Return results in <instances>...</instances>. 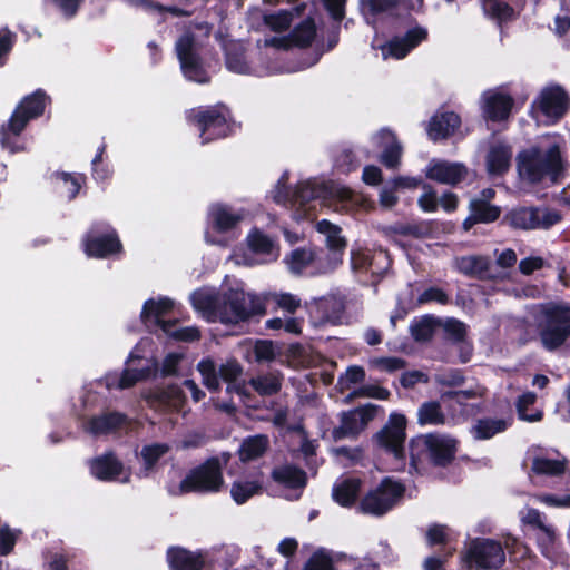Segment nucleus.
I'll use <instances>...</instances> for the list:
<instances>
[{"label": "nucleus", "instance_id": "nucleus-28", "mask_svg": "<svg viewBox=\"0 0 570 570\" xmlns=\"http://www.w3.org/2000/svg\"><path fill=\"white\" fill-rule=\"evenodd\" d=\"M55 190L65 196L68 200H73L82 185L86 183L83 174H70L66 171H55L50 176Z\"/></svg>", "mask_w": 570, "mask_h": 570}, {"label": "nucleus", "instance_id": "nucleus-40", "mask_svg": "<svg viewBox=\"0 0 570 570\" xmlns=\"http://www.w3.org/2000/svg\"><path fill=\"white\" fill-rule=\"evenodd\" d=\"M173 301L167 297L159 298L158 301L149 298L145 302L140 316L144 322H147L151 318L157 322L158 320L163 318V316L167 315L173 309Z\"/></svg>", "mask_w": 570, "mask_h": 570}, {"label": "nucleus", "instance_id": "nucleus-14", "mask_svg": "<svg viewBox=\"0 0 570 570\" xmlns=\"http://www.w3.org/2000/svg\"><path fill=\"white\" fill-rule=\"evenodd\" d=\"M406 416L401 413H391L387 423L375 435L377 444L395 459L405 458Z\"/></svg>", "mask_w": 570, "mask_h": 570}, {"label": "nucleus", "instance_id": "nucleus-41", "mask_svg": "<svg viewBox=\"0 0 570 570\" xmlns=\"http://www.w3.org/2000/svg\"><path fill=\"white\" fill-rule=\"evenodd\" d=\"M278 254L279 252H233L229 258L237 264L254 266L275 262Z\"/></svg>", "mask_w": 570, "mask_h": 570}, {"label": "nucleus", "instance_id": "nucleus-48", "mask_svg": "<svg viewBox=\"0 0 570 570\" xmlns=\"http://www.w3.org/2000/svg\"><path fill=\"white\" fill-rule=\"evenodd\" d=\"M264 23L274 32L286 31L293 21V13L288 10H279L275 13L264 14Z\"/></svg>", "mask_w": 570, "mask_h": 570}, {"label": "nucleus", "instance_id": "nucleus-2", "mask_svg": "<svg viewBox=\"0 0 570 570\" xmlns=\"http://www.w3.org/2000/svg\"><path fill=\"white\" fill-rule=\"evenodd\" d=\"M515 160L520 179L532 186L544 180L552 185L561 184L569 167L558 144L550 145L546 150L539 146L523 149L518 153Z\"/></svg>", "mask_w": 570, "mask_h": 570}, {"label": "nucleus", "instance_id": "nucleus-37", "mask_svg": "<svg viewBox=\"0 0 570 570\" xmlns=\"http://www.w3.org/2000/svg\"><path fill=\"white\" fill-rule=\"evenodd\" d=\"M446 416L439 401L423 402L417 409V423L425 425H443Z\"/></svg>", "mask_w": 570, "mask_h": 570}, {"label": "nucleus", "instance_id": "nucleus-56", "mask_svg": "<svg viewBox=\"0 0 570 570\" xmlns=\"http://www.w3.org/2000/svg\"><path fill=\"white\" fill-rule=\"evenodd\" d=\"M424 194L417 200L419 207L425 213H434L439 207L436 191L430 184H423Z\"/></svg>", "mask_w": 570, "mask_h": 570}, {"label": "nucleus", "instance_id": "nucleus-45", "mask_svg": "<svg viewBox=\"0 0 570 570\" xmlns=\"http://www.w3.org/2000/svg\"><path fill=\"white\" fill-rule=\"evenodd\" d=\"M482 4L484 12L500 23L510 21L514 17V9L508 2L491 0L489 2H482Z\"/></svg>", "mask_w": 570, "mask_h": 570}, {"label": "nucleus", "instance_id": "nucleus-52", "mask_svg": "<svg viewBox=\"0 0 570 570\" xmlns=\"http://www.w3.org/2000/svg\"><path fill=\"white\" fill-rule=\"evenodd\" d=\"M142 8L150 12H158V13H170L174 17L183 18V17H189L191 16V11L185 10L183 8H179L177 6H164L158 1L155 0H139Z\"/></svg>", "mask_w": 570, "mask_h": 570}, {"label": "nucleus", "instance_id": "nucleus-42", "mask_svg": "<svg viewBox=\"0 0 570 570\" xmlns=\"http://www.w3.org/2000/svg\"><path fill=\"white\" fill-rule=\"evenodd\" d=\"M382 132L390 135L392 138V141L382 151L380 161L386 168L395 169L401 164L403 148L392 131L384 129V130H382Z\"/></svg>", "mask_w": 570, "mask_h": 570}, {"label": "nucleus", "instance_id": "nucleus-25", "mask_svg": "<svg viewBox=\"0 0 570 570\" xmlns=\"http://www.w3.org/2000/svg\"><path fill=\"white\" fill-rule=\"evenodd\" d=\"M126 422V414L109 411L91 416L86 423V431L95 436L107 435L121 429Z\"/></svg>", "mask_w": 570, "mask_h": 570}, {"label": "nucleus", "instance_id": "nucleus-24", "mask_svg": "<svg viewBox=\"0 0 570 570\" xmlns=\"http://www.w3.org/2000/svg\"><path fill=\"white\" fill-rule=\"evenodd\" d=\"M124 471V463L114 452H107L92 459L90 473L99 481H116Z\"/></svg>", "mask_w": 570, "mask_h": 570}, {"label": "nucleus", "instance_id": "nucleus-34", "mask_svg": "<svg viewBox=\"0 0 570 570\" xmlns=\"http://www.w3.org/2000/svg\"><path fill=\"white\" fill-rule=\"evenodd\" d=\"M567 459H548L534 456L531 464V471L535 475L561 476L568 469Z\"/></svg>", "mask_w": 570, "mask_h": 570}, {"label": "nucleus", "instance_id": "nucleus-51", "mask_svg": "<svg viewBox=\"0 0 570 570\" xmlns=\"http://www.w3.org/2000/svg\"><path fill=\"white\" fill-rule=\"evenodd\" d=\"M407 362L397 356H381L371 360V366L386 373H394L405 368Z\"/></svg>", "mask_w": 570, "mask_h": 570}, {"label": "nucleus", "instance_id": "nucleus-63", "mask_svg": "<svg viewBox=\"0 0 570 570\" xmlns=\"http://www.w3.org/2000/svg\"><path fill=\"white\" fill-rule=\"evenodd\" d=\"M323 6L335 23H341L345 17L346 0H322Z\"/></svg>", "mask_w": 570, "mask_h": 570}, {"label": "nucleus", "instance_id": "nucleus-32", "mask_svg": "<svg viewBox=\"0 0 570 570\" xmlns=\"http://www.w3.org/2000/svg\"><path fill=\"white\" fill-rule=\"evenodd\" d=\"M269 446L268 436L256 434L243 440L238 450L239 460L244 463L257 460L263 456Z\"/></svg>", "mask_w": 570, "mask_h": 570}, {"label": "nucleus", "instance_id": "nucleus-58", "mask_svg": "<svg viewBox=\"0 0 570 570\" xmlns=\"http://www.w3.org/2000/svg\"><path fill=\"white\" fill-rule=\"evenodd\" d=\"M360 163L351 149H344L336 158V167L341 173L348 174L358 168Z\"/></svg>", "mask_w": 570, "mask_h": 570}, {"label": "nucleus", "instance_id": "nucleus-11", "mask_svg": "<svg viewBox=\"0 0 570 570\" xmlns=\"http://www.w3.org/2000/svg\"><path fill=\"white\" fill-rule=\"evenodd\" d=\"M175 51L184 77L200 85L208 83L210 76L196 48V38L191 32L183 33L175 43Z\"/></svg>", "mask_w": 570, "mask_h": 570}, {"label": "nucleus", "instance_id": "nucleus-4", "mask_svg": "<svg viewBox=\"0 0 570 570\" xmlns=\"http://www.w3.org/2000/svg\"><path fill=\"white\" fill-rule=\"evenodd\" d=\"M47 100L50 98L46 91L37 89L19 101L8 121L0 127V144L3 148L11 153L22 150V147L17 144V139L31 120L43 115Z\"/></svg>", "mask_w": 570, "mask_h": 570}, {"label": "nucleus", "instance_id": "nucleus-33", "mask_svg": "<svg viewBox=\"0 0 570 570\" xmlns=\"http://www.w3.org/2000/svg\"><path fill=\"white\" fill-rule=\"evenodd\" d=\"M170 448L167 443H151L142 446L140 456L142 465L140 476L147 478L157 469L159 460L169 452Z\"/></svg>", "mask_w": 570, "mask_h": 570}, {"label": "nucleus", "instance_id": "nucleus-47", "mask_svg": "<svg viewBox=\"0 0 570 570\" xmlns=\"http://www.w3.org/2000/svg\"><path fill=\"white\" fill-rule=\"evenodd\" d=\"M253 389L262 396H272L282 389V383L276 376L264 375L250 380Z\"/></svg>", "mask_w": 570, "mask_h": 570}, {"label": "nucleus", "instance_id": "nucleus-49", "mask_svg": "<svg viewBox=\"0 0 570 570\" xmlns=\"http://www.w3.org/2000/svg\"><path fill=\"white\" fill-rule=\"evenodd\" d=\"M247 249H274L275 240L262 229L254 226L246 237Z\"/></svg>", "mask_w": 570, "mask_h": 570}, {"label": "nucleus", "instance_id": "nucleus-50", "mask_svg": "<svg viewBox=\"0 0 570 570\" xmlns=\"http://www.w3.org/2000/svg\"><path fill=\"white\" fill-rule=\"evenodd\" d=\"M303 570H336V568L332 557L324 549H318L305 562Z\"/></svg>", "mask_w": 570, "mask_h": 570}, {"label": "nucleus", "instance_id": "nucleus-54", "mask_svg": "<svg viewBox=\"0 0 570 570\" xmlns=\"http://www.w3.org/2000/svg\"><path fill=\"white\" fill-rule=\"evenodd\" d=\"M17 42V35L3 28L0 30V67H3Z\"/></svg>", "mask_w": 570, "mask_h": 570}, {"label": "nucleus", "instance_id": "nucleus-39", "mask_svg": "<svg viewBox=\"0 0 570 570\" xmlns=\"http://www.w3.org/2000/svg\"><path fill=\"white\" fill-rule=\"evenodd\" d=\"M537 402V394L533 392H524L522 393L515 403L518 417L521 421L525 422H540L543 419V411L542 410H534L533 412L529 413V407L532 406Z\"/></svg>", "mask_w": 570, "mask_h": 570}, {"label": "nucleus", "instance_id": "nucleus-8", "mask_svg": "<svg viewBox=\"0 0 570 570\" xmlns=\"http://www.w3.org/2000/svg\"><path fill=\"white\" fill-rule=\"evenodd\" d=\"M343 254L344 252H289L284 263L293 274H326L343 263Z\"/></svg>", "mask_w": 570, "mask_h": 570}, {"label": "nucleus", "instance_id": "nucleus-17", "mask_svg": "<svg viewBox=\"0 0 570 570\" xmlns=\"http://www.w3.org/2000/svg\"><path fill=\"white\" fill-rule=\"evenodd\" d=\"M429 32L424 27L416 26L405 32L403 37H393L386 43L382 45L381 51L384 59H403L419 45L425 41Z\"/></svg>", "mask_w": 570, "mask_h": 570}, {"label": "nucleus", "instance_id": "nucleus-7", "mask_svg": "<svg viewBox=\"0 0 570 570\" xmlns=\"http://www.w3.org/2000/svg\"><path fill=\"white\" fill-rule=\"evenodd\" d=\"M538 335L546 351L554 352L570 337V304L550 302L541 306L537 324Z\"/></svg>", "mask_w": 570, "mask_h": 570}, {"label": "nucleus", "instance_id": "nucleus-1", "mask_svg": "<svg viewBox=\"0 0 570 570\" xmlns=\"http://www.w3.org/2000/svg\"><path fill=\"white\" fill-rule=\"evenodd\" d=\"M191 302L196 309L223 324H238L266 313L264 298L242 288L230 287L220 293L197 291L191 295Z\"/></svg>", "mask_w": 570, "mask_h": 570}, {"label": "nucleus", "instance_id": "nucleus-30", "mask_svg": "<svg viewBox=\"0 0 570 570\" xmlns=\"http://www.w3.org/2000/svg\"><path fill=\"white\" fill-rule=\"evenodd\" d=\"M362 481L358 478H346L334 483L333 500L343 508L353 507L361 492Z\"/></svg>", "mask_w": 570, "mask_h": 570}, {"label": "nucleus", "instance_id": "nucleus-43", "mask_svg": "<svg viewBox=\"0 0 570 570\" xmlns=\"http://www.w3.org/2000/svg\"><path fill=\"white\" fill-rule=\"evenodd\" d=\"M435 321L425 315L420 321H413L410 326L411 335L415 342L425 343L432 340L435 331Z\"/></svg>", "mask_w": 570, "mask_h": 570}, {"label": "nucleus", "instance_id": "nucleus-18", "mask_svg": "<svg viewBox=\"0 0 570 570\" xmlns=\"http://www.w3.org/2000/svg\"><path fill=\"white\" fill-rule=\"evenodd\" d=\"M83 249H122L118 232L106 222H94L82 238Z\"/></svg>", "mask_w": 570, "mask_h": 570}, {"label": "nucleus", "instance_id": "nucleus-16", "mask_svg": "<svg viewBox=\"0 0 570 570\" xmlns=\"http://www.w3.org/2000/svg\"><path fill=\"white\" fill-rule=\"evenodd\" d=\"M560 215L551 210L535 207H519L510 210L507 219L510 225L521 229L548 228L560 220Z\"/></svg>", "mask_w": 570, "mask_h": 570}, {"label": "nucleus", "instance_id": "nucleus-29", "mask_svg": "<svg viewBox=\"0 0 570 570\" xmlns=\"http://www.w3.org/2000/svg\"><path fill=\"white\" fill-rule=\"evenodd\" d=\"M184 393L177 385L157 387L144 395L145 401L150 407L167 409L177 406L181 403Z\"/></svg>", "mask_w": 570, "mask_h": 570}, {"label": "nucleus", "instance_id": "nucleus-15", "mask_svg": "<svg viewBox=\"0 0 570 570\" xmlns=\"http://www.w3.org/2000/svg\"><path fill=\"white\" fill-rule=\"evenodd\" d=\"M539 111L554 121L564 117L570 108V97L568 92L559 85L542 89L538 100L532 102V109Z\"/></svg>", "mask_w": 570, "mask_h": 570}, {"label": "nucleus", "instance_id": "nucleus-27", "mask_svg": "<svg viewBox=\"0 0 570 570\" xmlns=\"http://www.w3.org/2000/svg\"><path fill=\"white\" fill-rule=\"evenodd\" d=\"M166 557L171 570H203L205 566L202 553L183 547L168 548Z\"/></svg>", "mask_w": 570, "mask_h": 570}, {"label": "nucleus", "instance_id": "nucleus-21", "mask_svg": "<svg viewBox=\"0 0 570 570\" xmlns=\"http://www.w3.org/2000/svg\"><path fill=\"white\" fill-rule=\"evenodd\" d=\"M461 126V118L454 111L435 112L428 126V136L433 141L444 140L453 136Z\"/></svg>", "mask_w": 570, "mask_h": 570}, {"label": "nucleus", "instance_id": "nucleus-36", "mask_svg": "<svg viewBox=\"0 0 570 570\" xmlns=\"http://www.w3.org/2000/svg\"><path fill=\"white\" fill-rule=\"evenodd\" d=\"M316 37V24L314 18L307 17L291 31L292 45L297 48H308Z\"/></svg>", "mask_w": 570, "mask_h": 570}, {"label": "nucleus", "instance_id": "nucleus-19", "mask_svg": "<svg viewBox=\"0 0 570 570\" xmlns=\"http://www.w3.org/2000/svg\"><path fill=\"white\" fill-rule=\"evenodd\" d=\"M468 176V168L462 163L432 159L425 169V177L440 184L456 186Z\"/></svg>", "mask_w": 570, "mask_h": 570}, {"label": "nucleus", "instance_id": "nucleus-3", "mask_svg": "<svg viewBox=\"0 0 570 570\" xmlns=\"http://www.w3.org/2000/svg\"><path fill=\"white\" fill-rule=\"evenodd\" d=\"M459 441L450 435L428 433L412 438L409 443L410 465L419 471L424 462L446 468L456 456Z\"/></svg>", "mask_w": 570, "mask_h": 570}, {"label": "nucleus", "instance_id": "nucleus-62", "mask_svg": "<svg viewBox=\"0 0 570 570\" xmlns=\"http://www.w3.org/2000/svg\"><path fill=\"white\" fill-rule=\"evenodd\" d=\"M430 302H436L441 305H446L450 299L449 295L442 288L431 286L419 296V303L425 304Z\"/></svg>", "mask_w": 570, "mask_h": 570}, {"label": "nucleus", "instance_id": "nucleus-59", "mask_svg": "<svg viewBox=\"0 0 570 570\" xmlns=\"http://www.w3.org/2000/svg\"><path fill=\"white\" fill-rule=\"evenodd\" d=\"M218 372L220 380L228 383L242 376L243 367L237 360L232 358L228 360L226 363L222 364L218 368Z\"/></svg>", "mask_w": 570, "mask_h": 570}, {"label": "nucleus", "instance_id": "nucleus-26", "mask_svg": "<svg viewBox=\"0 0 570 570\" xmlns=\"http://www.w3.org/2000/svg\"><path fill=\"white\" fill-rule=\"evenodd\" d=\"M271 478L277 484L291 490H303L308 481L307 473L294 464L275 466L271 472Z\"/></svg>", "mask_w": 570, "mask_h": 570}, {"label": "nucleus", "instance_id": "nucleus-64", "mask_svg": "<svg viewBox=\"0 0 570 570\" xmlns=\"http://www.w3.org/2000/svg\"><path fill=\"white\" fill-rule=\"evenodd\" d=\"M17 538L8 525L0 528V556L10 554L16 546Z\"/></svg>", "mask_w": 570, "mask_h": 570}, {"label": "nucleus", "instance_id": "nucleus-53", "mask_svg": "<svg viewBox=\"0 0 570 570\" xmlns=\"http://www.w3.org/2000/svg\"><path fill=\"white\" fill-rule=\"evenodd\" d=\"M148 377V370H137V368H125L120 374V377L117 383V389L126 390L136 385L138 382L144 381Z\"/></svg>", "mask_w": 570, "mask_h": 570}, {"label": "nucleus", "instance_id": "nucleus-9", "mask_svg": "<svg viewBox=\"0 0 570 570\" xmlns=\"http://www.w3.org/2000/svg\"><path fill=\"white\" fill-rule=\"evenodd\" d=\"M404 491L405 487L402 483L386 476L362 498L358 511L375 517L384 515L403 497Z\"/></svg>", "mask_w": 570, "mask_h": 570}, {"label": "nucleus", "instance_id": "nucleus-31", "mask_svg": "<svg viewBox=\"0 0 570 570\" xmlns=\"http://www.w3.org/2000/svg\"><path fill=\"white\" fill-rule=\"evenodd\" d=\"M512 148L509 145L493 146L487 155V169L490 175L502 176L510 166Z\"/></svg>", "mask_w": 570, "mask_h": 570}, {"label": "nucleus", "instance_id": "nucleus-10", "mask_svg": "<svg viewBox=\"0 0 570 570\" xmlns=\"http://www.w3.org/2000/svg\"><path fill=\"white\" fill-rule=\"evenodd\" d=\"M224 484L220 462L217 458H209L200 465L191 469L180 481L179 488L183 493L218 492Z\"/></svg>", "mask_w": 570, "mask_h": 570}, {"label": "nucleus", "instance_id": "nucleus-46", "mask_svg": "<svg viewBox=\"0 0 570 570\" xmlns=\"http://www.w3.org/2000/svg\"><path fill=\"white\" fill-rule=\"evenodd\" d=\"M524 522L537 529H540L544 533V537L540 539L541 544L550 546L553 543L556 539L554 531L544 524L542 521V514L538 509H529L524 517Z\"/></svg>", "mask_w": 570, "mask_h": 570}, {"label": "nucleus", "instance_id": "nucleus-35", "mask_svg": "<svg viewBox=\"0 0 570 570\" xmlns=\"http://www.w3.org/2000/svg\"><path fill=\"white\" fill-rule=\"evenodd\" d=\"M390 252H351V264L356 271H371L373 274L379 273L374 269L376 259L384 261L387 266L391 265Z\"/></svg>", "mask_w": 570, "mask_h": 570}, {"label": "nucleus", "instance_id": "nucleus-57", "mask_svg": "<svg viewBox=\"0 0 570 570\" xmlns=\"http://www.w3.org/2000/svg\"><path fill=\"white\" fill-rule=\"evenodd\" d=\"M444 332L449 340L461 343L466 336V325L459 320L450 318L444 324Z\"/></svg>", "mask_w": 570, "mask_h": 570}, {"label": "nucleus", "instance_id": "nucleus-12", "mask_svg": "<svg viewBox=\"0 0 570 570\" xmlns=\"http://www.w3.org/2000/svg\"><path fill=\"white\" fill-rule=\"evenodd\" d=\"M464 561L468 569L497 570L505 563V552L500 541L476 538L470 543Z\"/></svg>", "mask_w": 570, "mask_h": 570}, {"label": "nucleus", "instance_id": "nucleus-5", "mask_svg": "<svg viewBox=\"0 0 570 570\" xmlns=\"http://www.w3.org/2000/svg\"><path fill=\"white\" fill-rule=\"evenodd\" d=\"M245 219V209H235L226 203H215L206 216L205 240L207 245L227 247L240 235L239 225Z\"/></svg>", "mask_w": 570, "mask_h": 570}, {"label": "nucleus", "instance_id": "nucleus-55", "mask_svg": "<svg viewBox=\"0 0 570 570\" xmlns=\"http://www.w3.org/2000/svg\"><path fill=\"white\" fill-rule=\"evenodd\" d=\"M225 63L228 70L237 73H245L248 70L245 53L239 50H227Z\"/></svg>", "mask_w": 570, "mask_h": 570}, {"label": "nucleus", "instance_id": "nucleus-44", "mask_svg": "<svg viewBox=\"0 0 570 570\" xmlns=\"http://www.w3.org/2000/svg\"><path fill=\"white\" fill-rule=\"evenodd\" d=\"M261 490L262 485L256 481H235L232 484L230 494L237 504H244Z\"/></svg>", "mask_w": 570, "mask_h": 570}, {"label": "nucleus", "instance_id": "nucleus-20", "mask_svg": "<svg viewBox=\"0 0 570 570\" xmlns=\"http://www.w3.org/2000/svg\"><path fill=\"white\" fill-rule=\"evenodd\" d=\"M514 107V99L510 94L494 91L484 99L483 114L487 120L502 122L509 119Z\"/></svg>", "mask_w": 570, "mask_h": 570}, {"label": "nucleus", "instance_id": "nucleus-60", "mask_svg": "<svg viewBox=\"0 0 570 570\" xmlns=\"http://www.w3.org/2000/svg\"><path fill=\"white\" fill-rule=\"evenodd\" d=\"M448 527L439 523L430 525L426 531V542L430 547L448 543Z\"/></svg>", "mask_w": 570, "mask_h": 570}, {"label": "nucleus", "instance_id": "nucleus-6", "mask_svg": "<svg viewBox=\"0 0 570 570\" xmlns=\"http://www.w3.org/2000/svg\"><path fill=\"white\" fill-rule=\"evenodd\" d=\"M188 121L197 127L202 145L225 139L235 134V120L224 104L193 108Z\"/></svg>", "mask_w": 570, "mask_h": 570}, {"label": "nucleus", "instance_id": "nucleus-22", "mask_svg": "<svg viewBox=\"0 0 570 570\" xmlns=\"http://www.w3.org/2000/svg\"><path fill=\"white\" fill-rule=\"evenodd\" d=\"M455 268L459 273L470 278L479 281L493 279L494 275L491 273V261L482 255H466L455 257Z\"/></svg>", "mask_w": 570, "mask_h": 570}, {"label": "nucleus", "instance_id": "nucleus-38", "mask_svg": "<svg viewBox=\"0 0 570 570\" xmlns=\"http://www.w3.org/2000/svg\"><path fill=\"white\" fill-rule=\"evenodd\" d=\"M469 210L481 224H490L499 219L501 208L488 203L485 199L472 198L469 203Z\"/></svg>", "mask_w": 570, "mask_h": 570}, {"label": "nucleus", "instance_id": "nucleus-23", "mask_svg": "<svg viewBox=\"0 0 570 570\" xmlns=\"http://www.w3.org/2000/svg\"><path fill=\"white\" fill-rule=\"evenodd\" d=\"M513 424V416L509 413L505 417H481L476 419L470 429L472 438L476 441H484L505 432Z\"/></svg>", "mask_w": 570, "mask_h": 570}, {"label": "nucleus", "instance_id": "nucleus-61", "mask_svg": "<svg viewBox=\"0 0 570 570\" xmlns=\"http://www.w3.org/2000/svg\"><path fill=\"white\" fill-rule=\"evenodd\" d=\"M353 394L361 397H372L382 401L389 400L391 396V392L386 387L373 384L363 385Z\"/></svg>", "mask_w": 570, "mask_h": 570}, {"label": "nucleus", "instance_id": "nucleus-13", "mask_svg": "<svg viewBox=\"0 0 570 570\" xmlns=\"http://www.w3.org/2000/svg\"><path fill=\"white\" fill-rule=\"evenodd\" d=\"M288 179L287 174H283L277 183V194L275 195V202L277 204H291L297 209L307 212L311 206L309 203L315 199L325 197L327 188L324 184H316L313 180L301 181L292 190L286 185Z\"/></svg>", "mask_w": 570, "mask_h": 570}]
</instances>
